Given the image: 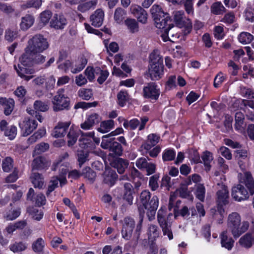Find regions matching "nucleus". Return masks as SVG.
Masks as SVG:
<instances>
[{
  "mask_svg": "<svg viewBox=\"0 0 254 254\" xmlns=\"http://www.w3.org/2000/svg\"><path fill=\"white\" fill-rule=\"evenodd\" d=\"M240 184L232 189V196L236 201H241L248 199L249 197L247 190L243 185L247 188L251 195L254 193V179L249 172H246L243 175L240 174Z\"/></svg>",
  "mask_w": 254,
  "mask_h": 254,
  "instance_id": "1",
  "label": "nucleus"
},
{
  "mask_svg": "<svg viewBox=\"0 0 254 254\" xmlns=\"http://www.w3.org/2000/svg\"><path fill=\"white\" fill-rule=\"evenodd\" d=\"M139 201L144 208L147 210V214L149 219L151 220L155 215L158 207L159 199L156 195L151 198V193L148 190L142 191L139 196Z\"/></svg>",
  "mask_w": 254,
  "mask_h": 254,
  "instance_id": "2",
  "label": "nucleus"
},
{
  "mask_svg": "<svg viewBox=\"0 0 254 254\" xmlns=\"http://www.w3.org/2000/svg\"><path fill=\"white\" fill-rule=\"evenodd\" d=\"M150 66L148 74L152 80H157L163 74V58L155 51L150 55Z\"/></svg>",
  "mask_w": 254,
  "mask_h": 254,
  "instance_id": "3",
  "label": "nucleus"
},
{
  "mask_svg": "<svg viewBox=\"0 0 254 254\" xmlns=\"http://www.w3.org/2000/svg\"><path fill=\"white\" fill-rule=\"evenodd\" d=\"M249 227V223L247 221H244L241 226V217L237 213H232L229 215L228 228L234 238H238L248 230Z\"/></svg>",
  "mask_w": 254,
  "mask_h": 254,
  "instance_id": "4",
  "label": "nucleus"
},
{
  "mask_svg": "<svg viewBox=\"0 0 254 254\" xmlns=\"http://www.w3.org/2000/svg\"><path fill=\"white\" fill-rule=\"evenodd\" d=\"M49 47L47 39L41 34H36L28 41L27 48L33 53H40L47 49Z\"/></svg>",
  "mask_w": 254,
  "mask_h": 254,
  "instance_id": "5",
  "label": "nucleus"
},
{
  "mask_svg": "<svg viewBox=\"0 0 254 254\" xmlns=\"http://www.w3.org/2000/svg\"><path fill=\"white\" fill-rule=\"evenodd\" d=\"M64 92V89H59L52 100L53 108L55 112L68 110L70 109V99Z\"/></svg>",
  "mask_w": 254,
  "mask_h": 254,
  "instance_id": "6",
  "label": "nucleus"
},
{
  "mask_svg": "<svg viewBox=\"0 0 254 254\" xmlns=\"http://www.w3.org/2000/svg\"><path fill=\"white\" fill-rule=\"evenodd\" d=\"M115 138H109L107 136H103L101 146L105 149H108L116 155L121 156L123 153L122 145L115 141Z\"/></svg>",
  "mask_w": 254,
  "mask_h": 254,
  "instance_id": "7",
  "label": "nucleus"
},
{
  "mask_svg": "<svg viewBox=\"0 0 254 254\" xmlns=\"http://www.w3.org/2000/svg\"><path fill=\"white\" fill-rule=\"evenodd\" d=\"M121 222L122 223L121 234L123 238L126 240H131L135 226V221L130 217H126Z\"/></svg>",
  "mask_w": 254,
  "mask_h": 254,
  "instance_id": "8",
  "label": "nucleus"
},
{
  "mask_svg": "<svg viewBox=\"0 0 254 254\" xmlns=\"http://www.w3.org/2000/svg\"><path fill=\"white\" fill-rule=\"evenodd\" d=\"M173 24H168V26L162 31L161 37L164 42L168 41L175 42L179 37L180 34L177 32Z\"/></svg>",
  "mask_w": 254,
  "mask_h": 254,
  "instance_id": "9",
  "label": "nucleus"
},
{
  "mask_svg": "<svg viewBox=\"0 0 254 254\" xmlns=\"http://www.w3.org/2000/svg\"><path fill=\"white\" fill-rule=\"evenodd\" d=\"M103 183L109 187H112L118 179V176L116 171L111 168H106L102 175Z\"/></svg>",
  "mask_w": 254,
  "mask_h": 254,
  "instance_id": "10",
  "label": "nucleus"
},
{
  "mask_svg": "<svg viewBox=\"0 0 254 254\" xmlns=\"http://www.w3.org/2000/svg\"><path fill=\"white\" fill-rule=\"evenodd\" d=\"M0 130L10 140L15 137L17 132V127L15 126L9 125L4 120L0 122Z\"/></svg>",
  "mask_w": 254,
  "mask_h": 254,
  "instance_id": "11",
  "label": "nucleus"
},
{
  "mask_svg": "<svg viewBox=\"0 0 254 254\" xmlns=\"http://www.w3.org/2000/svg\"><path fill=\"white\" fill-rule=\"evenodd\" d=\"M143 96L146 98L156 100L160 95V91L157 88V85L155 83L150 82L143 89Z\"/></svg>",
  "mask_w": 254,
  "mask_h": 254,
  "instance_id": "12",
  "label": "nucleus"
},
{
  "mask_svg": "<svg viewBox=\"0 0 254 254\" xmlns=\"http://www.w3.org/2000/svg\"><path fill=\"white\" fill-rule=\"evenodd\" d=\"M37 121L35 120L29 119L24 120L19 123L22 136H27L29 135L37 127Z\"/></svg>",
  "mask_w": 254,
  "mask_h": 254,
  "instance_id": "13",
  "label": "nucleus"
},
{
  "mask_svg": "<svg viewBox=\"0 0 254 254\" xmlns=\"http://www.w3.org/2000/svg\"><path fill=\"white\" fill-rule=\"evenodd\" d=\"M184 12L182 11H176L174 15V21L178 27L181 28L186 27L188 33L191 31L192 25L190 19H186L183 17Z\"/></svg>",
  "mask_w": 254,
  "mask_h": 254,
  "instance_id": "14",
  "label": "nucleus"
},
{
  "mask_svg": "<svg viewBox=\"0 0 254 254\" xmlns=\"http://www.w3.org/2000/svg\"><path fill=\"white\" fill-rule=\"evenodd\" d=\"M67 24V20L62 14H55L50 21V26L56 29H63Z\"/></svg>",
  "mask_w": 254,
  "mask_h": 254,
  "instance_id": "15",
  "label": "nucleus"
},
{
  "mask_svg": "<svg viewBox=\"0 0 254 254\" xmlns=\"http://www.w3.org/2000/svg\"><path fill=\"white\" fill-rule=\"evenodd\" d=\"M50 163L45 157L39 156L35 158L32 163V171H36L48 168Z\"/></svg>",
  "mask_w": 254,
  "mask_h": 254,
  "instance_id": "16",
  "label": "nucleus"
},
{
  "mask_svg": "<svg viewBox=\"0 0 254 254\" xmlns=\"http://www.w3.org/2000/svg\"><path fill=\"white\" fill-rule=\"evenodd\" d=\"M34 53L30 51L27 47L25 49V53L19 59L20 62L24 66H31L34 64Z\"/></svg>",
  "mask_w": 254,
  "mask_h": 254,
  "instance_id": "17",
  "label": "nucleus"
},
{
  "mask_svg": "<svg viewBox=\"0 0 254 254\" xmlns=\"http://www.w3.org/2000/svg\"><path fill=\"white\" fill-rule=\"evenodd\" d=\"M217 201L219 204L223 205L228 203L229 191L227 187L224 185L220 186V189L217 192Z\"/></svg>",
  "mask_w": 254,
  "mask_h": 254,
  "instance_id": "18",
  "label": "nucleus"
},
{
  "mask_svg": "<svg viewBox=\"0 0 254 254\" xmlns=\"http://www.w3.org/2000/svg\"><path fill=\"white\" fill-rule=\"evenodd\" d=\"M70 124V122H59L55 127L52 135L56 138L64 136L66 134Z\"/></svg>",
  "mask_w": 254,
  "mask_h": 254,
  "instance_id": "19",
  "label": "nucleus"
},
{
  "mask_svg": "<svg viewBox=\"0 0 254 254\" xmlns=\"http://www.w3.org/2000/svg\"><path fill=\"white\" fill-rule=\"evenodd\" d=\"M104 17L103 11L101 9H97L90 17L92 25L95 27H100L103 23Z\"/></svg>",
  "mask_w": 254,
  "mask_h": 254,
  "instance_id": "20",
  "label": "nucleus"
},
{
  "mask_svg": "<svg viewBox=\"0 0 254 254\" xmlns=\"http://www.w3.org/2000/svg\"><path fill=\"white\" fill-rule=\"evenodd\" d=\"M17 68L16 65H14V68L16 70L18 75L22 78L24 79L26 81H28L33 78L32 75H28L27 74H31L34 73V70L32 68L24 67L18 64Z\"/></svg>",
  "mask_w": 254,
  "mask_h": 254,
  "instance_id": "21",
  "label": "nucleus"
},
{
  "mask_svg": "<svg viewBox=\"0 0 254 254\" xmlns=\"http://www.w3.org/2000/svg\"><path fill=\"white\" fill-rule=\"evenodd\" d=\"M30 179L35 188H42L44 184V179L42 174L36 171H32Z\"/></svg>",
  "mask_w": 254,
  "mask_h": 254,
  "instance_id": "22",
  "label": "nucleus"
},
{
  "mask_svg": "<svg viewBox=\"0 0 254 254\" xmlns=\"http://www.w3.org/2000/svg\"><path fill=\"white\" fill-rule=\"evenodd\" d=\"M123 199L125 200L129 205L132 204L133 193L134 189L132 185L129 183H126L124 185Z\"/></svg>",
  "mask_w": 254,
  "mask_h": 254,
  "instance_id": "23",
  "label": "nucleus"
},
{
  "mask_svg": "<svg viewBox=\"0 0 254 254\" xmlns=\"http://www.w3.org/2000/svg\"><path fill=\"white\" fill-rule=\"evenodd\" d=\"M128 165V161L121 158L115 159L112 163V167L116 169L118 173L121 174L124 173Z\"/></svg>",
  "mask_w": 254,
  "mask_h": 254,
  "instance_id": "24",
  "label": "nucleus"
},
{
  "mask_svg": "<svg viewBox=\"0 0 254 254\" xmlns=\"http://www.w3.org/2000/svg\"><path fill=\"white\" fill-rule=\"evenodd\" d=\"M125 25L129 32L132 34L137 33L139 30L138 21L131 18H127L124 21Z\"/></svg>",
  "mask_w": 254,
  "mask_h": 254,
  "instance_id": "25",
  "label": "nucleus"
},
{
  "mask_svg": "<svg viewBox=\"0 0 254 254\" xmlns=\"http://www.w3.org/2000/svg\"><path fill=\"white\" fill-rule=\"evenodd\" d=\"M239 242L242 247L247 249L250 248L254 244V235L248 233L240 239Z\"/></svg>",
  "mask_w": 254,
  "mask_h": 254,
  "instance_id": "26",
  "label": "nucleus"
},
{
  "mask_svg": "<svg viewBox=\"0 0 254 254\" xmlns=\"http://www.w3.org/2000/svg\"><path fill=\"white\" fill-rule=\"evenodd\" d=\"M221 244L228 250H231L233 247L234 240L227 235V232L224 231L220 235Z\"/></svg>",
  "mask_w": 254,
  "mask_h": 254,
  "instance_id": "27",
  "label": "nucleus"
},
{
  "mask_svg": "<svg viewBox=\"0 0 254 254\" xmlns=\"http://www.w3.org/2000/svg\"><path fill=\"white\" fill-rule=\"evenodd\" d=\"M77 6V10L81 12H85L96 6L98 0H91L86 2H81Z\"/></svg>",
  "mask_w": 254,
  "mask_h": 254,
  "instance_id": "28",
  "label": "nucleus"
},
{
  "mask_svg": "<svg viewBox=\"0 0 254 254\" xmlns=\"http://www.w3.org/2000/svg\"><path fill=\"white\" fill-rule=\"evenodd\" d=\"M34 22V17L31 15L27 14L21 18L20 28L24 31L27 30L33 24Z\"/></svg>",
  "mask_w": 254,
  "mask_h": 254,
  "instance_id": "29",
  "label": "nucleus"
},
{
  "mask_svg": "<svg viewBox=\"0 0 254 254\" xmlns=\"http://www.w3.org/2000/svg\"><path fill=\"white\" fill-rule=\"evenodd\" d=\"M80 132L82 133V132L80 130L78 131H76L73 128L70 127L67 135L68 139L67 141V144L68 146H72L75 143Z\"/></svg>",
  "mask_w": 254,
  "mask_h": 254,
  "instance_id": "30",
  "label": "nucleus"
},
{
  "mask_svg": "<svg viewBox=\"0 0 254 254\" xmlns=\"http://www.w3.org/2000/svg\"><path fill=\"white\" fill-rule=\"evenodd\" d=\"M45 247V242L41 238L35 241L32 246V250L38 254H43V249Z\"/></svg>",
  "mask_w": 254,
  "mask_h": 254,
  "instance_id": "31",
  "label": "nucleus"
},
{
  "mask_svg": "<svg viewBox=\"0 0 254 254\" xmlns=\"http://www.w3.org/2000/svg\"><path fill=\"white\" fill-rule=\"evenodd\" d=\"M235 128L237 130H243V125L244 124V120L245 119L244 114L240 112H238L235 114Z\"/></svg>",
  "mask_w": 254,
  "mask_h": 254,
  "instance_id": "32",
  "label": "nucleus"
},
{
  "mask_svg": "<svg viewBox=\"0 0 254 254\" xmlns=\"http://www.w3.org/2000/svg\"><path fill=\"white\" fill-rule=\"evenodd\" d=\"M113 127L114 121L112 120L105 121L101 123L100 127L98 128V130L102 133H106L109 131Z\"/></svg>",
  "mask_w": 254,
  "mask_h": 254,
  "instance_id": "33",
  "label": "nucleus"
},
{
  "mask_svg": "<svg viewBox=\"0 0 254 254\" xmlns=\"http://www.w3.org/2000/svg\"><path fill=\"white\" fill-rule=\"evenodd\" d=\"M45 134V129L40 128L28 139L27 142L29 144H32L37 141L38 139L41 138Z\"/></svg>",
  "mask_w": 254,
  "mask_h": 254,
  "instance_id": "34",
  "label": "nucleus"
},
{
  "mask_svg": "<svg viewBox=\"0 0 254 254\" xmlns=\"http://www.w3.org/2000/svg\"><path fill=\"white\" fill-rule=\"evenodd\" d=\"M4 114L6 115H9L12 112L14 106V101L13 99L9 98L8 100H5L3 104Z\"/></svg>",
  "mask_w": 254,
  "mask_h": 254,
  "instance_id": "35",
  "label": "nucleus"
},
{
  "mask_svg": "<svg viewBox=\"0 0 254 254\" xmlns=\"http://www.w3.org/2000/svg\"><path fill=\"white\" fill-rule=\"evenodd\" d=\"M195 195L201 202H203L205 198V189L203 184H198L196 186L194 192Z\"/></svg>",
  "mask_w": 254,
  "mask_h": 254,
  "instance_id": "36",
  "label": "nucleus"
},
{
  "mask_svg": "<svg viewBox=\"0 0 254 254\" xmlns=\"http://www.w3.org/2000/svg\"><path fill=\"white\" fill-rule=\"evenodd\" d=\"M159 229L157 226L154 224L149 225L147 231L149 239H155L159 237Z\"/></svg>",
  "mask_w": 254,
  "mask_h": 254,
  "instance_id": "37",
  "label": "nucleus"
},
{
  "mask_svg": "<svg viewBox=\"0 0 254 254\" xmlns=\"http://www.w3.org/2000/svg\"><path fill=\"white\" fill-rule=\"evenodd\" d=\"M127 15L125 10L121 7H118L116 9L114 13V18L115 21L118 23H120L123 21Z\"/></svg>",
  "mask_w": 254,
  "mask_h": 254,
  "instance_id": "38",
  "label": "nucleus"
},
{
  "mask_svg": "<svg viewBox=\"0 0 254 254\" xmlns=\"http://www.w3.org/2000/svg\"><path fill=\"white\" fill-rule=\"evenodd\" d=\"M240 42L243 44H248L251 43L254 39V36L248 32H243L240 34L238 37Z\"/></svg>",
  "mask_w": 254,
  "mask_h": 254,
  "instance_id": "39",
  "label": "nucleus"
},
{
  "mask_svg": "<svg viewBox=\"0 0 254 254\" xmlns=\"http://www.w3.org/2000/svg\"><path fill=\"white\" fill-rule=\"evenodd\" d=\"M87 63V59L84 57H81L79 59V63L75 65V67L71 68V72L73 73H76L81 71L84 68Z\"/></svg>",
  "mask_w": 254,
  "mask_h": 254,
  "instance_id": "40",
  "label": "nucleus"
},
{
  "mask_svg": "<svg viewBox=\"0 0 254 254\" xmlns=\"http://www.w3.org/2000/svg\"><path fill=\"white\" fill-rule=\"evenodd\" d=\"M117 98L119 105L123 107L129 98L128 94L126 91H120L117 95Z\"/></svg>",
  "mask_w": 254,
  "mask_h": 254,
  "instance_id": "41",
  "label": "nucleus"
},
{
  "mask_svg": "<svg viewBox=\"0 0 254 254\" xmlns=\"http://www.w3.org/2000/svg\"><path fill=\"white\" fill-rule=\"evenodd\" d=\"M27 248V245L23 242H15L9 246L10 250L13 253H19L24 251Z\"/></svg>",
  "mask_w": 254,
  "mask_h": 254,
  "instance_id": "42",
  "label": "nucleus"
},
{
  "mask_svg": "<svg viewBox=\"0 0 254 254\" xmlns=\"http://www.w3.org/2000/svg\"><path fill=\"white\" fill-rule=\"evenodd\" d=\"M84 177L87 178L91 183H93L96 177V173L90 167H86L83 170L82 172Z\"/></svg>",
  "mask_w": 254,
  "mask_h": 254,
  "instance_id": "43",
  "label": "nucleus"
},
{
  "mask_svg": "<svg viewBox=\"0 0 254 254\" xmlns=\"http://www.w3.org/2000/svg\"><path fill=\"white\" fill-rule=\"evenodd\" d=\"M225 10V8L220 2H215L211 6V12L216 15L222 14Z\"/></svg>",
  "mask_w": 254,
  "mask_h": 254,
  "instance_id": "44",
  "label": "nucleus"
},
{
  "mask_svg": "<svg viewBox=\"0 0 254 254\" xmlns=\"http://www.w3.org/2000/svg\"><path fill=\"white\" fill-rule=\"evenodd\" d=\"M176 156V153L173 149H168L165 150L162 154L163 161H170L173 160Z\"/></svg>",
  "mask_w": 254,
  "mask_h": 254,
  "instance_id": "45",
  "label": "nucleus"
},
{
  "mask_svg": "<svg viewBox=\"0 0 254 254\" xmlns=\"http://www.w3.org/2000/svg\"><path fill=\"white\" fill-rule=\"evenodd\" d=\"M2 168L4 172H9L13 168V160L10 157H6L2 162Z\"/></svg>",
  "mask_w": 254,
  "mask_h": 254,
  "instance_id": "46",
  "label": "nucleus"
},
{
  "mask_svg": "<svg viewBox=\"0 0 254 254\" xmlns=\"http://www.w3.org/2000/svg\"><path fill=\"white\" fill-rule=\"evenodd\" d=\"M173 212L175 217L178 215H181L185 218H188L190 214V210L187 206H184L179 211H177V207H175Z\"/></svg>",
  "mask_w": 254,
  "mask_h": 254,
  "instance_id": "47",
  "label": "nucleus"
},
{
  "mask_svg": "<svg viewBox=\"0 0 254 254\" xmlns=\"http://www.w3.org/2000/svg\"><path fill=\"white\" fill-rule=\"evenodd\" d=\"M96 74H99V76L97 79V82L100 84H102L107 79L109 76V72L107 70H103L99 67H96Z\"/></svg>",
  "mask_w": 254,
  "mask_h": 254,
  "instance_id": "48",
  "label": "nucleus"
},
{
  "mask_svg": "<svg viewBox=\"0 0 254 254\" xmlns=\"http://www.w3.org/2000/svg\"><path fill=\"white\" fill-rule=\"evenodd\" d=\"M159 178L158 174H155L149 178V187L152 191L156 190L159 187L158 181Z\"/></svg>",
  "mask_w": 254,
  "mask_h": 254,
  "instance_id": "49",
  "label": "nucleus"
},
{
  "mask_svg": "<svg viewBox=\"0 0 254 254\" xmlns=\"http://www.w3.org/2000/svg\"><path fill=\"white\" fill-rule=\"evenodd\" d=\"M33 106L34 109L37 111L46 112L49 109L48 104L40 100L35 101Z\"/></svg>",
  "mask_w": 254,
  "mask_h": 254,
  "instance_id": "50",
  "label": "nucleus"
},
{
  "mask_svg": "<svg viewBox=\"0 0 254 254\" xmlns=\"http://www.w3.org/2000/svg\"><path fill=\"white\" fill-rule=\"evenodd\" d=\"M142 222L143 217L140 215L139 217V221L136 225V229L132 239V240L135 242V243L137 242L139 238L140 232L142 228Z\"/></svg>",
  "mask_w": 254,
  "mask_h": 254,
  "instance_id": "51",
  "label": "nucleus"
},
{
  "mask_svg": "<svg viewBox=\"0 0 254 254\" xmlns=\"http://www.w3.org/2000/svg\"><path fill=\"white\" fill-rule=\"evenodd\" d=\"M201 158L204 165L209 170L211 167L210 163L213 160L212 154L209 151H205Z\"/></svg>",
  "mask_w": 254,
  "mask_h": 254,
  "instance_id": "52",
  "label": "nucleus"
},
{
  "mask_svg": "<svg viewBox=\"0 0 254 254\" xmlns=\"http://www.w3.org/2000/svg\"><path fill=\"white\" fill-rule=\"evenodd\" d=\"M49 148V144L48 143L41 142L35 146L34 153L35 154H40L48 150Z\"/></svg>",
  "mask_w": 254,
  "mask_h": 254,
  "instance_id": "53",
  "label": "nucleus"
},
{
  "mask_svg": "<svg viewBox=\"0 0 254 254\" xmlns=\"http://www.w3.org/2000/svg\"><path fill=\"white\" fill-rule=\"evenodd\" d=\"M42 3V0H29L23 5V7L24 8L34 7L37 9L41 6Z\"/></svg>",
  "mask_w": 254,
  "mask_h": 254,
  "instance_id": "54",
  "label": "nucleus"
},
{
  "mask_svg": "<svg viewBox=\"0 0 254 254\" xmlns=\"http://www.w3.org/2000/svg\"><path fill=\"white\" fill-rule=\"evenodd\" d=\"M163 12L161 7L158 4H154L150 9V12L152 18L153 19H156L157 20H158L157 15L161 14L163 15Z\"/></svg>",
  "mask_w": 254,
  "mask_h": 254,
  "instance_id": "55",
  "label": "nucleus"
},
{
  "mask_svg": "<svg viewBox=\"0 0 254 254\" xmlns=\"http://www.w3.org/2000/svg\"><path fill=\"white\" fill-rule=\"evenodd\" d=\"M88 154L83 150L78 151L77 153V160L80 167L88 160Z\"/></svg>",
  "mask_w": 254,
  "mask_h": 254,
  "instance_id": "56",
  "label": "nucleus"
},
{
  "mask_svg": "<svg viewBox=\"0 0 254 254\" xmlns=\"http://www.w3.org/2000/svg\"><path fill=\"white\" fill-rule=\"evenodd\" d=\"M78 96L82 99L85 100H89L93 96L91 89H83L78 91Z\"/></svg>",
  "mask_w": 254,
  "mask_h": 254,
  "instance_id": "57",
  "label": "nucleus"
},
{
  "mask_svg": "<svg viewBox=\"0 0 254 254\" xmlns=\"http://www.w3.org/2000/svg\"><path fill=\"white\" fill-rule=\"evenodd\" d=\"M98 104V102L96 101H94L92 103H86L84 102H80L77 103L74 106L75 109L77 108H83V109H88L91 107H95Z\"/></svg>",
  "mask_w": 254,
  "mask_h": 254,
  "instance_id": "58",
  "label": "nucleus"
},
{
  "mask_svg": "<svg viewBox=\"0 0 254 254\" xmlns=\"http://www.w3.org/2000/svg\"><path fill=\"white\" fill-rule=\"evenodd\" d=\"M235 158L238 160L246 159L248 157V151L246 149H238L235 151Z\"/></svg>",
  "mask_w": 254,
  "mask_h": 254,
  "instance_id": "59",
  "label": "nucleus"
},
{
  "mask_svg": "<svg viewBox=\"0 0 254 254\" xmlns=\"http://www.w3.org/2000/svg\"><path fill=\"white\" fill-rule=\"evenodd\" d=\"M0 10L9 15L12 13L14 9L11 5L0 2Z\"/></svg>",
  "mask_w": 254,
  "mask_h": 254,
  "instance_id": "60",
  "label": "nucleus"
},
{
  "mask_svg": "<svg viewBox=\"0 0 254 254\" xmlns=\"http://www.w3.org/2000/svg\"><path fill=\"white\" fill-rule=\"evenodd\" d=\"M52 12L49 10H46L40 14L41 21L44 24H46L49 21L52 16Z\"/></svg>",
  "mask_w": 254,
  "mask_h": 254,
  "instance_id": "61",
  "label": "nucleus"
},
{
  "mask_svg": "<svg viewBox=\"0 0 254 254\" xmlns=\"http://www.w3.org/2000/svg\"><path fill=\"white\" fill-rule=\"evenodd\" d=\"M87 120L93 126L95 124H98L101 120V118L97 114L93 113L89 116Z\"/></svg>",
  "mask_w": 254,
  "mask_h": 254,
  "instance_id": "62",
  "label": "nucleus"
},
{
  "mask_svg": "<svg viewBox=\"0 0 254 254\" xmlns=\"http://www.w3.org/2000/svg\"><path fill=\"white\" fill-rule=\"evenodd\" d=\"M96 68L94 69L91 67H87L85 70V74L87 76L89 81H92L95 78V74H96Z\"/></svg>",
  "mask_w": 254,
  "mask_h": 254,
  "instance_id": "63",
  "label": "nucleus"
},
{
  "mask_svg": "<svg viewBox=\"0 0 254 254\" xmlns=\"http://www.w3.org/2000/svg\"><path fill=\"white\" fill-rule=\"evenodd\" d=\"M5 39L8 42L13 41L16 37V33L10 29H7L5 32Z\"/></svg>",
  "mask_w": 254,
  "mask_h": 254,
  "instance_id": "64",
  "label": "nucleus"
}]
</instances>
